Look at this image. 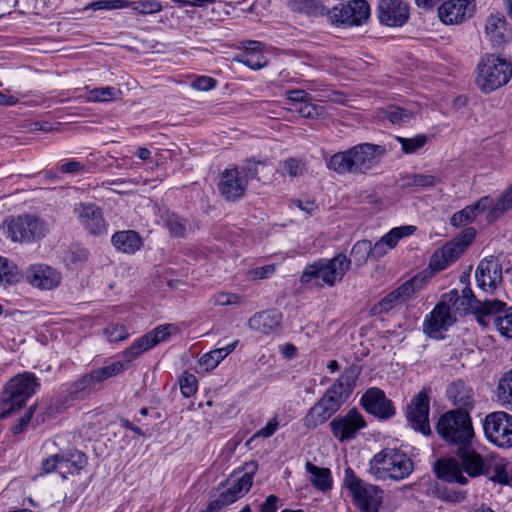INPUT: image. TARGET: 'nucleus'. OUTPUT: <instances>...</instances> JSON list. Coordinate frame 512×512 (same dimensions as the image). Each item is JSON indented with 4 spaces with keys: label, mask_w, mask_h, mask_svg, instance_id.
Wrapping results in <instances>:
<instances>
[{
    "label": "nucleus",
    "mask_w": 512,
    "mask_h": 512,
    "mask_svg": "<svg viewBox=\"0 0 512 512\" xmlns=\"http://www.w3.org/2000/svg\"><path fill=\"white\" fill-rule=\"evenodd\" d=\"M385 153L381 145L361 143L332 155L327 166L338 174H366L379 165Z\"/></svg>",
    "instance_id": "obj_1"
},
{
    "label": "nucleus",
    "mask_w": 512,
    "mask_h": 512,
    "mask_svg": "<svg viewBox=\"0 0 512 512\" xmlns=\"http://www.w3.org/2000/svg\"><path fill=\"white\" fill-rule=\"evenodd\" d=\"M460 461L455 458L439 460L435 465L437 477L448 483L467 484L468 480L463 476L465 471L469 476L488 475V462H485L482 456L475 451L467 448L458 450Z\"/></svg>",
    "instance_id": "obj_2"
},
{
    "label": "nucleus",
    "mask_w": 512,
    "mask_h": 512,
    "mask_svg": "<svg viewBox=\"0 0 512 512\" xmlns=\"http://www.w3.org/2000/svg\"><path fill=\"white\" fill-rule=\"evenodd\" d=\"M436 430L445 442L458 450L468 448L474 436L471 417L468 412L461 410L444 413L437 422Z\"/></svg>",
    "instance_id": "obj_3"
},
{
    "label": "nucleus",
    "mask_w": 512,
    "mask_h": 512,
    "mask_svg": "<svg viewBox=\"0 0 512 512\" xmlns=\"http://www.w3.org/2000/svg\"><path fill=\"white\" fill-rule=\"evenodd\" d=\"M369 471L379 480L399 481L412 473L413 462L404 452L386 448L371 459Z\"/></svg>",
    "instance_id": "obj_4"
},
{
    "label": "nucleus",
    "mask_w": 512,
    "mask_h": 512,
    "mask_svg": "<svg viewBox=\"0 0 512 512\" xmlns=\"http://www.w3.org/2000/svg\"><path fill=\"white\" fill-rule=\"evenodd\" d=\"M2 229L12 242L29 244L43 239L49 232V225L37 215L23 214L5 219Z\"/></svg>",
    "instance_id": "obj_5"
},
{
    "label": "nucleus",
    "mask_w": 512,
    "mask_h": 512,
    "mask_svg": "<svg viewBox=\"0 0 512 512\" xmlns=\"http://www.w3.org/2000/svg\"><path fill=\"white\" fill-rule=\"evenodd\" d=\"M39 387V379L31 372H24L12 378L2 396L0 419H6L21 409Z\"/></svg>",
    "instance_id": "obj_6"
},
{
    "label": "nucleus",
    "mask_w": 512,
    "mask_h": 512,
    "mask_svg": "<svg viewBox=\"0 0 512 512\" xmlns=\"http://www.w3.org/2000/svg\"><path fill=\"white\" fill-rule=\"evenodd\" d=\"M512 76V63L494 54L483 56L477 65L475 83L483 93L506 85Z\"/></svg>",
    "instance_id": "obj_7"
},
{
    "label": "nucleus",
    "mask_w": 512,
    "mask_h": 512,
    "mask_svg": "<svg viewBox=\"0 0 512 512\" xmlns=\"http://www.w3.org/2000/svg\"><path fill=\"white\" fill-rule=\"evenodd\" d=\"M350 266V258L342 253L337 254L332 259H319L306 266L301 274L300 282L310 284L312 282L318 283V280H321L323 284L332 287L337 282L342 281Z\"/></svg>",
    "instance_id": "obj_8"
},
{
    "label": "nucleus",
    "mask_w": 512,
    "mask_h": 512,
    "mask_svg": "<svg viewBox=\"0 0 512 512\" xmlns=\"http://www.w3.org/2000/svg\"><path fill=\"white\" fill-rule=\"evenodd\" d=\"M343 483L351 492L354 503L361 512H379L383 491L378 486L360 479L350 467L344 471Z\"/></svg>",
    "instance_id": "obj_9"
},
{
    "label": "nucleus",
    "mask_w": 512,
    "mask_h": 512,
    "mask_svg": "<svg viewBox=\"0 0 512 512\" xmlns=\"http://www.w3.org/2000/svg\"><path fill=\"white\" fill-rule=\"evenodd\" d=\"M126 369V365L121 361H116L110 365L100 367L80 377L78 380L66 386V402L83 400L96 387L106 379L116 376Z\"/></svg>",
    "instance_id": "obj_10"
},
{
    "label": "nucleus",
    "mask_w": 512,
    "mask_h": 512,
    "mask_svg": "<svg viewBox=\"0 0 512 512\" xmlns=\"http://www.w3.org/2000/svg\"><path fill=\"white\" fill-rule=\"evenodd\" d=\"M485 437L500 448L512 447V415L505 411L489 413L483 420Z\"/></svg>",
    "instance_id": "obj_11"
},
{
    "label": "nucleus",
    "mask_w": 512,
    "mask_h": 512,
    "mask_svg": "<svg viewBox=\"0 0 512 512\" xmlns=\"http://www.w3.org/2000/svg\"><path fill=\"white\" fill-rule=\"evenodd\" d=\"M443 299L447 301L452 308L454 307L458 311H472L476 315L478 323L481 325L487 324L484 322L483 317V312L486 309H493L501 306L497 299H486L484 301L478 300L469 286L462 289L461 296L456 289H453L443 295Z\"/></svg>",
    "instance_id": "obj_12"
},
{
    "label": "nucleus",
    "mask_w": 512,
    "mask_h": 512,
    "mask_svg": "<svg viewBox=\"0 0 512 512\" xmlns=\"http://www.w3.org/2000/svg\"><path fill=\"white\" fill-rule=\"evenodd\" d=\"M429 389L423 388L419 391L408 404L406 409V418L410 426L421 432L423 435H430L429 425L430 396Z\"/></svg>",
    "instance_id": "obj_13"
},
{
    "label": "nucleus",
    "mask_w": 512,
    "mask_h": 512,
    "mask_svg": "<svg viewBox=\"0 0 512 512\" xmlns=\"http://www.w3.org/2000/svg\"><path fill=\"white\" fill-rule=\"evenodd\" d=\"M329 15L336 24L359 26L369 18L370 5L366 0H352L341 7H334Z\"/></svg>",
    "instance_id": "obj_14"
},
{
    "label": "nucleus",
    "mask_w": 512,
    "mask_h": 512,
    "mask_svg": "<svg viewBox=\"0 0 512 512\" xmlns=\"http://www.w3.org/2000/svg\"><path fill=\"white\" fill-rule=\"evenodd\" d=\"M333 436L340 442L354 439L358 432L367 424L362 414L356 409H350L345 415H338L329 424Z\"/></svg>",
    "instance_id": "obj_15"
},
{
    "label": "nucleus",
    "mask_w": 512,
    "mask_h": 512,
    "mask_svg": "<svg viewBox=\"0 0 512 512\" xmlns=\"http://www.w3.org/2000/svg\"><path fill=\"white\" fill-rule=\"evenodd\" d=\"M423 280L424 279L422 277L415 276L404 282L401 286L394 289L379 302L373 305L371 308V313L373 315L387 313L396 305L405 302L414 292L421 289Z\"/></svg>",
    "instance_id": "obj_16"
},
{
    "label": "nucleus",
    "mask_w": 512,
    "mask_h": 512,
    "mask_svg": "<svg viewBox=\"0 0 512 512\" xmlns=\"http://www.w3.org/2000/svg\"><path fill=\"white\" fill-rule=\"evenodd\" d=\"M360 404L367 413L380 420H388L396 413L393 402L386 397L383 390L377 387L369 388L362 395Z\"/></svg>",
    "instance_id": "obj_17"
},
{
    "label": "nucleus",
    "mask_w": 512,
    "mask_h": 512,
    "mask_svg": "<svg viewBox=\"0 0 512 512\" xmlns=\"http://www.w3.org/2000/svg\"><path fill=\"white\" fill-rule=\"evenodd\" d=\"M257 469L256 462L246 463L244 474L215 498L222 508L233 504L250 490Z\"/></svg>",
    "instance_id": "obj_18"
},
{
    "label": "nucleus",
    "mask_w": 512,
    "mask_h": 512,
    "mask_svg": "<svg viewBox=\"0 0 512 512\" xmlns=\"http://www.w3.org/2000/svg\"><path fill=\"white\" fill-rule=\"evenodd\" d=\"M409 5L403 0H379L377 17L382 25L401 27L409 19Z\"/></svg>",
    "instance_id": "obj_19"
},
{
    "label": "nucleus",
    "mask_w": 512,
    "mask_h": 512,
    "mask_svg": "<svg viewBox=\"0 0 512 512\" xmlns=\"http://www.w3.org/2000/svg\"><path fill=\"white\" fill-rule=\"evenodd\" d=\"M451 306L443 298L433 310L426 316L423 323V331L433 338H437L442 331H446L455 322L451 314Z\"/></svg>",
    "instance_id": "obj_20"
},
{
    "label": "nucleus",
    "mask_w": 512,
    "mask_h": 512,
    "mask_svg": "<svg viewBox=\"0 0 512 512\" xmlns=\"http://www.w3.org/2000/svg\"><path fill=\"white\" fill-rule=\"evenodd\" d=\"M475 12V0H449L439 9V18L445 24H458L472 17Z\"/></svg>",
    "instance_id": "obj_21"
},
{
    "label": "nucleus",
    "mask_w": 512,
    "mask_h": 512,
    "mask_svg": "<svg viewBox=\"0 0 512 512\" xmlns=\"http://www.w3.org/2000/svg\"><path fill=\"white\" fill-rule=\"evenodd\" d=\"M478 286L487 292H492L502 282V267L493 257L480 261L476 273Z\"/></svg>",
    "instance_id": "obj_22"
},
{
    "label": "nucleus",
    "mask_w": 512,
    "mask_h": 512,
    "mask_svg": "<svg viewBox=\"0 0 512 512\" xmlns=\"http://www.w3.org/2000/svg\"><path fill=\"white\" fill-rule=\"evenodd\" d=\"M74 212L90 234L101 235L106 232V223L98 206L92 203H80L75 206Z\"/></svg>",
    "instance_id": "obj_23"
},
{
    "label": "nucleus",
    "mask_w": 512,
    "mask_h": 512,
    "mask_svg": "<svg viewBox=\"0 0 512 512\" xmlns=\"http://www.w3.org/2000/svg\"><path fill=\"white\" fill-rule=\"evenodd\" d=\"M246 189L247 181L239 168L227 169L222 173L219 190L226 200L234 201L243 197Z\"/></svg>",
    "instance_id": "obj_24"
},
{
    "label": "nucleus",
    "mask_w": 512,
    "mask_h": 512,
    "mask_svg": "<svg viewBox=\"0 0 512 512\" xmlns=\"http://www.w3.org/2000/svg\"><path fill=\"white\" fill-rule=\"evenodd\" d=\"M25 276L32 286L42 290L54 289L61 282L60 273L54 268L44 264L30 266L26 270Z\"/></svg>",
    "instance_id": "obj_25"
},
{
    "label": "nucleus",
    "mask_w": 512,
    "mask_h": 512,
    "mask_svg": "<svg viewBox=\"0 0 512 512\" xmlns=\"http://www.w3.org/2000/svg\"><path fill=\"white\" fill-rule=\"evenodd\" d=\"M282 314L276 309L255 313L248 321L250 329L261 334L277 332L281 326Z\"/></svg>",
    "instance_id": "obj_26"
},
{
    "label": "nucleus",
    "mask_w": 512,
    "mask_h": 512,
    "mask_svg": "<svg viewBox=\"0 0 512 512\" xmlns=\"http://www.w3.org/2000/svg\"><path fill=\"white\" fill-rule=\"evenodd\" d=\"M498 302L501 306L483 312L484 322L487 323L485 326L489 324V318L493 317V323L499 333L506 338H512V306L509 307L500 300Z\"/></svg>",
    "instance_id": "obj_27"
},
{
    "label": "nucleus",
    "mask_w": 512,
    "mask_h": 512,
    "mask_svg": "<svg viewBox=\"0 0 512 512\" xmlns=\"http://www.w3.org/2000/svg\"><path fill=\"white\" fill-rule=\"evenodd\" d=\"M447 397L457 407L455 410L466 411L469 413L474 408L475 399L473 389L462 380H457L450 384L447 391Z\"/></svg>",
    "instance_id": "obj_28"
},
{
    "label": "nucleus",
    "mask_w": 512,
    "mask_h": 512,
    "mask_svg": "<svg viewBox=\"0 0 512 512\" xmlns=\"http://www.w3.org/2000/svg\"><path fill=\"white\" fill-rule=\"evenodd\" d=\"M486 37L493 45H501L508 41L510 30L506 17L500 12L491 13L485 24Z\"/></svg>",
    "instance_id": "obj_29"
},
{
    "label": "nucleus",
    "mask_w": 512,
    "mask_h": 512,
    "mask_svg": "<svg viewBox=\"0 0 512 512\" xmlns=\"http://www.w3.org/2000/svg\"><path fill=\"white\" fill-rule=\"evenodd\" d=\"M60 475L67 479L69 475L79 474L87 465L88 458L80 450L69 449L59 454Z\"/></svg>",
    "instance_id": "obj_30"
},
{
    "label": "nucleus",
    "mask_w": 512,
    "mask_h": 512,
    "mask_svg": "<svg viewBox=\"0 0 512 512\" xmlns=\"http://www.w3.org/2000/svg\"><path fill=\"white\" fill-rule=\"evenodd\" d=\"M463 252V246H459L455 241L448 242L433 253L429 265L434 271L444 270Z\"/></svg>",
    "instance_id": "obj_31"
},
{
    "label": "nucleus",
    "mask_w": 512,
    "mask_h": 512,
    "mask_svg": "<svg viewBox=\"0 0 512 512\" xmlns=\"http://www.w3.org/2000/svg\"><path fill=\"white\" fill-rule=\"evenodd\" d=\"M492 206V198L489 196L481 197L476 203L466 206L461 211L453 214L451 224L461 226L472 222L477 215L483 213Z\"/></svg>",
    "instance_id": "obj_32"
},
{
    "label": "nucleus",
    "mask_w": 512,
    "mask_h": 512,
    "mask_svg": "<svg viewBox=\"0 0 512 512\" xmlns=\"http://www.w3.org/2000/svg\"><path fill=\"white\" fill-rule=\"evenodd\" d=\"M111 242L118 251L127 254H134L136 251L140 250L143 244L139 233L134 230L116 232L112 236Z\"/></svg>",
    "instance_id": "obj_33"
},
{
    "label": "nucleus",
    "mask_w": 512,
    "mask_h": 512,
    "mask_svg": "<svg viewBox=\"0 0 512 512\" xmlns=\"http://www.w3.org/2000/svg\"><path fill=\"white\" fill-rule=\"evenodd\" d=\"M305 470L310 475L311 484L319 491L327 492L332 489L333 479L329 468L319 467L307 461Z\"/></svg>",
    "instance_id": "obj_34"
},
{
    "label": "nucleus",
    "mask_w": 512,
    "mask_h": 512,
    "mask_svg": "<svg viewBox=\"0 0 512 512\" xmlns=\"http://www.w3.org/2000/svg\"><path fill=\"white\" fill-rule=\"evenodd\" d=\"M260 46V42L250 41L249 47H246L245 50L237 56L236 60L253 70H259L265 67L267 59L260 51Z\"/></svg>",
    "instance_id": "obj_35"
},
{
    "label": "nucleus",
    "mask_w": 512,
    "mask_h": 512,
    "mask_svg": "<svg viewBox=\"0 0 512 512\" xmlns=\"http://www.w3.org/2000/svg\"><path fill=\"white\" fill-rule=\"evenodd\" d=\"M334 414L319 399L306 413L303 418V425L307 429H314L328 421Z\"/></svg>",
    "instance_id": "obj_36"
},
{
    "label": "nucleus",
    "mask_w": 512,
    "mask_h": 512,
    "mask_svg": "<svg viewBox=\"0 0 512 512\" xmlns=\"http://www.w3.org/2000/svg\"><path fill=\"white\" fill-rule=\"evenodd\" d=\"M341 385L340 383H333L320 398L321 402L326 405L333 414L338 412L350 397L346 392L342 391Z\"/></svg>",
    "instance_id": "obj_37"
},
{
    "label": "nucleus",
    "mask_w": 512,
    "mask_h": 512,
    "mask_svg": "<svg viewBox=\"0 0 512 512\" xmlns=\"http://www.w3.org/2000/svg\"><path fill=\"white\" fill-rule=\"evenodd\" d=\"M510 209H512V185L500 195L496 202L492 199V206L489 208L486 217L487 221L489 223L495 222Z\"/></svg>",
    "instance_id": "obj_38"
},
{
    "label": "nucleus",
    "mask_w": 512,
    "mask_h": 512,
    "mask_svg": "<svg viewBox=\"0 0 512 512\" xmlns=\"http://www.w3.org/2000/svg\"><path fill=\"white\" fill-rule=\"evenodd\" d=\"M490 474L488 478L502 485H511L512 483V464L506 462H497L494 465L488 462Z\"/></svg>",
    "instance_id": "obj_39"
},
{
    "label": "nucleus",
    "mask_w": 512,
    "mask_h": 512,
    "mask_svg": "<svg viewBox=\"0 0 512 512\" xmlns=\"http://www.w3.org/2000/svg\"><path fill=\"white\" fill-rule=\"evenodd\" d=\"M155 346V341H153L152 337L149 336L148 333L143 335L142 337L135 340L131 346H129L123 352V358L127 363L132 362L143 352L148 351L149 349Z\"/></svg>",
    "instance_id": "obj_40"
},
{
    "label": "nucleus",
    "mask_w": 512,
    "mask_h": 512,
    "mask_svg": "<svg viewBox=\"0 0 512 512\" xmlns=\"http://www.w3.org/2000/svg\"><path fill=\"white\" fill-rule=\"evenodd\" d=\"M440 183V178L434 175L424 174H408L402 178L403 188L421 187L428 188L433 187Z\"/></svg>",
    "instance_id": "obj_41"
},
{
    "label": "nucleus",
    "mask_w": 512,
    "mask_h": 512,
    "mask_svg": "<svg viewBox=\"0 0 512 512\" xmlns=\"http://www.w3.org/2000/svg\"><path fill=\"white\" fill-rule=\"evenodd\" d=\"M416 231V227L412 225L400 226L391 229L388 233H386L381 239L383 243H385L388 248L393 249L397 246L398 242Z\"/></svg>",
    "instance_id": "obj_42"
},
{
    "label": "nucleus",
    "mask_w": 512,
    "mask_h": 512,
    "mask_svg": "<svg viewBox=\"0 0 512 512\" xmlns=\"http://www.w3.org/2000/svg\"><path fill=\"white\" fill-rule=\"evenodd\" d=\"M288 6L295 12L318 15L323 11L319 0H288Z\"/></svg>",
    "instance_id": "obj_43"
},
{
    "label": "nucleus",
    "mask_w": 512,
    "mask_h": 512,
    "mask_svg": "<svg viewBox=\"0 0 512 512\" xmlns=\"http://www.w3.org/2000/svg\"><path fill=\"white\" fill-rule=\"evenodd\" d=\"M164 223L168 228L170 235L175 238H181L186 233V220L173 212H167L164 215Z\"/></svg>",
    "instance_id": "obj_44"
},
{
    "label": "nucleus",
    "mask_w": 512,
    "mask_h": 512,
    "mask_svg": "<svg viewBox=\"0 0 512 512\" xmlns=\"http://www.w3.org/2000/svg\"><path fill=\"white\" fill-rule=\"evenodd\" d=\"M369 258H371L370 241L366 239L357 241L351 249V262L361 267Z\"/></svg>",
    "instance_id": "obj_45"
},
{
    "label": "nucleus",
    "mask_w": 512,
    "mask_h": 512,
    "mask_svg": "<svg viewBox=\"0 0 512 512\" xmlns=\"http://www.w3.org/2000/svg\"><path fill=\"white\" fill-rule=\"evenodd\" d=\"M359 374L360 369L357 366H350L342 372L340 377L334 383L342 384V391L346 392L350 396L356 385Z\"/></svg>",
    "instance_id": "obj_46"
},
{
    "label": "nucleus",
    "mask_w": 512,
    "mask_h": 512,
    "mask_svg": "<svg viewBox=\"0 0 512 512\" xmlns=\"http://www.w3.org/2000/svg\"><path fill=\"white\" fill-rule=\"evenodd\" d=\"M121 91L115 87H99L88 92L87 99L91 102H106L117 99Z\"/></svg>",
    "instance_id": "obj_47"
},
{
    "label": "nucleus",
    "mask_w": 512,
    "mask_h": 512,
    "mask_svg": "<svg viewBox=\"0 0 512 512\" xmlns=\"http://www.w3.org/2000/svg\"><path fill=\"white\" fill-rule=\"evenodd\" d=\"M397 141L401 144L403 153L413 154L423 148L427 142V136L424 134L416 135L411 138L397 137Z\"/></svg>",
    "instance_id": "obj_48"
},
{
    "label": "nucleus",
    "mask_w": 512,
    "mask_h": 512,
    "mask_svg": "<svg viewBox=\"0 0 512 512\" xmlns=\"http://www.w3.org/2000/svg\"><path fill=\"white\" fill-rule=\"evenodd\" d=\"M466 494V491L453 490L446 486H438L435 489L436 497L449 503H461L465 500Z\"/></svg>",
    "instance_id": "obj_49"
},
{
    "label": "nucleus",
    "mask_w": 512,
    "mask_h": 512,
    "mask_svg": "<svg viewBox=\"0 0 512 512\" xmlns=\"http://www.w3.org/2000/svg\"><path fill=\"white\" fill-rule=\"evenodd\" d=\"M411 117L412 112L398 106H390L384 113V118L397 125L407 123Z\"/></svg>",
    "instance_id": "obj_50"
},
{
    "label": "nucleus",
    "mask_w": 512,
    "mask_h": 512,
    "mask_svg": "<svg viewBox=\"0 0 512 512\" xmlns=\"http://www.w3.org/2000/svg\"><path fill=\"white\" fill-rule=\"evenodd\" d=\"M281 170L283 175L298 177L304 173L305 164L300 159L288 158L281 163Z\"/></svg>",
    "instance_id": "obj_51"
},
{
    "label": "nucleus",
    "mask_w": 512,
    "mask_h": 512,
    "mask_svg": "<svg viewBox=\"0 0 512 512\" xmlns=\"http://www.w3.org/2000/svg\"><path fill=\"white\" fill-rule=\"evenodd\" d=\"M293 111L298 112L304 118H317L325 113V108L322 105L310 103L309 100H306L298 107H295Z\"/></svg>",
    "instance_id": "obj_52"
},
{
    "label": "nucleus",
    "mask_w": 512,
    "mask_h": 512,
    "mask_svg": "<svg viewBox=\"0 0 512 512\" xmlns=\"http://www.w3.org/2000/svg\"><path fill=\"white\" fill-rule=\"evenodd\" d=\"M133 10L141 13V14H153L161 11L162 6L158 0H138L130 2V5Z\"/></svg>",
    "instance_id": "obj_53"
},
{
    "label": "nucleus",
    "mask_w": 512,
    "mask_h": 512,
    "mask_svg": "<svg viewBox=\"0 0 512 512\" xmlns=\"http://www.w3.org/2000/svg\"><path fill=\"white\" fill-rule=\"evenodd\" d=\"M498 396L505 402H512V369L500 378Z\"/></svg>",
    "instance_id": "obj_54"
},
{
    "label": "nucleus",
    "mask_w": 512,
    "mask_h": 512,
    "mask_svg": "<svg viewBox=\"0 0 512 512\" xmlns=\"http://www.w3.org/2000/svg\"><path fill=\"white\" fill-rule=\"evenodd\" d=\"M130 1L127 0H98L90 3L85 9L92 10H114L128 7Z\"/></svg>",
    "instance_id": "obj_55"
},
{
    "label": "nucleus",
    "mask_w": 512,
    "mask_h": 512,
    "mask_svg": "<svg viewBox=\"0 0 512 512\" xmlns=\"http://www.w3.org/2000/svg\"><path fill=\"white\" fill-rule=\"evenodd\" d=\"M104 335L110 342H119L125 340L129 334L124 325L111 323L104 329Z\"/></svg>",
    "instance_id": "obj_56"
},
{
    "label": "nucleus",
    "mask_w": 512,
    "mask_h": 512,
    "mask_svg": "<svg viewBox=\"0 0 512 512\" xmlns=\"http://www.w3.org/2000/svg\"><path fill=\"white\" fill-rule=\"evenodd\" d=\"M286 95L288 101L287 109L290 111H293L295 107H298L300 105V103L302 104L303 102H305L306 100H310L311 98L308 92L301 89L289 90L286 92Z\"/></svg>",
    "instance_id": "obj_57"
},
{
    "label": "nucleus",
    "mask_w": 512,
    "mask_h": 512,
    "mask_svg": "<svg viewBox=\"0 0 512 512\" xmlns=\"http://www.w3.org/2000/svg\"><path fill=\"white\" fill-rule=\"evenodd\" d=\"M180 390L184 397L189 398L197 391V379L192 374H185L179 381Z\"/></svg>",
    "instance_id": "obj_58"
},
{
    "label": "nucleus",
    "mask_w": 512,
    "mask_h": 512,
    "mask_svg": "<svg viewBox=\"0 0 512 512\" xmlns=\"http://www.w3.org/2000/svg\"><path fill=\"white\" fill-rule=\"evenodd\" d=\"M225 358V354L221 349H215L204 354L200 362L205 366L207 370L214 369L223 359Z\"/></svg>",
    "instance_id": "obj_59"
},
{
    "label": "nucleus",
    "mask_w": 512,
    "mask_h": 512,
    "mask_svg": "<svg viewBox=\"0 0 512 512\" xmlns=\"http://www.w3.org/2000/svg\"><path fill=\"white\" fill-rule=\"evenodd\" d=\"M84 170L85 164L74 159L61 161L59 165V171L64 174H80Z\"/></svg>",
    "instance_id": "obj_60"
},
{
    "label": "nucleus",
    "mask_w": 512,
    "mask_h": 512,
    "mask_svg": "<svg viewBox=\"0 0 512 512\" xmlns=\"http://www.w3.org/2000/svg\"><path fill=\"white\" fill-rule=\"evenodd\" d=\"M240 300H241V298L237 294L221 292V293L214 295L210 301L214 305L227 306V305L238 304V303H240Z\"/></svg>",
    "instance_id": "obj_61"
},
{
    "label": "nucleus",
    "mask_w": 512,
    "mask_h": 512,
    "mask_svg": "<svg viewBox=\"0 0 512 512\" xmlns=\"http://www.w3.org/2000/svg\"><path fill=\"white\" fill-rule=\"evenodd\" d=\"M171 330H175V327L172 324L159 325L148 332V334L152 337L153 341H155L156 346L158 343L166 340L170 336Z\"/></svg>",
    "instance_id": "obj_62"
},
{
    "label": "nucleus",
    "mask_w": 512,
    "mask_h": 512,
    "mask_svg": "<svg viewBox=\"0 0 512 512\" xmlns=\"http://www.w3.org/2000/svg\"><path fill=\"white\" fill-rule=\"evenodd\" d=\"M278 426H279V422H278L277 418L273 417L272 419H270L267 422V424L263 428L259 429L257 432L254 433V435L251 437V440H254L259 437H261V438L271 437L278 429Z\"/></svg>",
    "instance_id": "obj_63"
},
{
    "label": "nucleus",
    "mask_w": 512,
    "mask_h": 512,
    "mask_svg": "<svg viewBox=\"0 0 512 512\" xmlns=\"http://www.w3.org/2000/svg\"><path fill=\"white\" fill-rule=\"evenodd\" d=\"M275 272V266L273 264L264 265L257 267L249 271V277L253 280L266 279L273 275Z\"/></svg>",
    "instance_id": "obj_64"
}]
</instances>
